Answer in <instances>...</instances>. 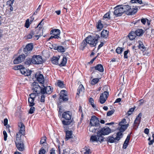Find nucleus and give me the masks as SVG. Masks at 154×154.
Returning a JSON list of instances; mask_svg holds the SVG:
<instances>
[{
	"instance_id": "obj_3",
	"label": "nucleus",
	"mask_w": 154,
	"mask_h": 154,
	"mask_svg": "<svg viewBox=\"0 0 154 154\" xmlns=\"http://www.w3.org/2000/svg\"><path fill=\"white\" fill-rule=\"evenodd\" d=\"M67 94V92L66 90H62L61 91L59 99V101L60 103L68 101V99Z\"/></svg>"
},
{
	"instance_id": "obj_61",
	"label": "nucleus",
	"mask_w": 154,
	"mask_h": 154,
	"mask_svg": "<svg viewBox=\"0 0 154 154\" xmlns=\"http://www.w3.org/2000/svg\"><path fill=\"white\" fill-rule=\"evenodd\" d=\"M46 151L45 149H43L42 148H41V149L39 151L38 154H45V153Z\"/></svg>"
},
{
	"instance_id": "obj_45",
	"label": "nucleus",
	"mask_w": 154,
	"mask_h": 154,
	"mask_svg": "<svg viewBox=\"0 0 154 154\" xmlns=\"http://www.w3.org/2000/svg\"><path fill=\"white\" fill-rule=\"evenodd\" d=\"M123 49V48L119 47L116 48V51L118 54H120L122 52Z\"/></svg>"
},
{
	"instance_id": "obj_54",
	"label": "nucleus",
	"mask_w": 154,
	"mask_h": 154,
	"mask_svg": "<svg viewBox=\"0 0 154 154\" xmlns=\"http://www.w3.org/2000/svg\"><path fill=\"white\" fill-rule=\"evenodd\" d=\"M3 134L4 135V139L5 141H6L7 140V137H8L7 132L5 131H3Z\"/></svg>"
},
{
	"instance_id": "obj_51",
	"label": "nucleus",
	"mask_w": 154,
	"mask_h": 154,
	"mask_svg": "<svg viewBox=\"0 0 154 154\" xmlns=\"http://www.w3.org/2000/svg\"><path fill=\"white\" fill-rule=\"evenodd\" d=\"M115 110L112 109L110 111H108L106 114V116H109L112 115L114 112Z\"/></svg>"
},
{
	"instance_id": "obj_16",
	"label": "nucleus",
	"mask_w": 154,
	"mask_h": 154,
	"mask_svg": "<svg viewBox=\"0 0 154 154\" xmlns=\"http://www.w3.org/2000/svg\"><path fill=\"white\" fill-rule=\"evenodd\" d=\"M93 69L94 68L96 70H97L100 72H103L104 71V69L103 66L100 64H99L95 66H93L91 67Z\"/></svg>"
},
{
	"instance_id": "obj_35",
	"label": "nucleus",
	"mask_w": 154,
	"mask_h": 154,
	"mask_svg": "<svg viewBox=\"0 0 154 154\" xmlns=\"http://www.w3.org/2000/svg\"><path fill=\"white\" fill-rule=\"evenodd\" d=\"M34 99L29 98L28 100V103L29 105L30 106H32L35 105V103L34 102Z\"/></svg>"
},
{
	"instance_id": "obj_44",
	"label": "nucleus",
	"mask_w": 154,
	"mask_h": 154,
	"mask_svg": "<svg viewBox=\"0 0 154 154\" xmlns=\"http://www.w3.org/2000/svg\"><path fill=\"white\" fill-rule=\"evenodd\" d=\"M90 140H91L93 142L94 141H97L98 140L97 136H91V137Z\"/></svg>"
},
{
	"instance_id": "obj_17",
	"label": "nucleus",
	"mask_w": 154,
	"mask_h": 154,
	"mask_svg": "<svg viewBox=\"0 0 154 154\" xmlns=\"http://www.w3.org/2000/svg\"><path fill=\"white\" fill-rule=\"evenodd\" d=\"M137 8H131L130 7L128 11L126 13V14L129 15L133 14L137 12Z\"/></svg>"
},
{
	"instance_id": "obj_12",
	"label": "nucleus",
	"mask_w": 154,
	"mask_h": 154,
	"mask_svg": "<svg viewBox=\"0 0 154 154\" xmlns=\"http://www.w3.org/2000/svg\"><path fill=\"white\" fill-rule=\"evenodd\" d=\"M15 144L17 149L19 151H22L24 149V144L22 140L15 141Z\"/></svg>"
},
{
	"instance_id": "obj_47",
	"label": "nucleus",
	"mask_w": 154,
	"mask_h": 154,
	"mask_svg": "<svg viewBox=\"0 0 154 154\" xmlns=\"http://www.w3.org/2000/svg\"><path fill=\"white\" fill-rule=\"evenodd\" d=\"M94 126H91L89 128V131L92 132H94L96 131V130L97 129H99V128H98L96 127V128H95L94 127Z\"/></svg>"
},
{
	"instance_id": "obj_18",
	"label": "nucleus",
	"mask_w": 154,
	"mask_h": 154,
	"mask_svg": "<svg viewBox=\"0 0 154 154\" xmlns=\"http://www.w3.org/2000/svg\"><path fill=\"white\" fill-rule=\"evenodd\" d=\"M19 127L20 128L19 132L23 135L24 134L25 131V127L23 124L22 122H20L19 124Z\"/></svg>"
},
{
	"instance_id": "obj_38",
	"label": "nucleus",
	"mask_w": 154,
	"mask_h": 154,
	"mask_svg": "<svg viewBox=\"0 0 154 154\" xmlns=\"http://www.w3.org/2000/svg\"><path fill=\"white\" fill-rule=\"evenodd\" d=\"M57 85V86L61 88H63L64 87L63 82L60 80H58V81Z\"/></svg>"
},
{
	"instance_id": "obj_33",
	"label": "nucleus",
	"mask_w": 154,
	"mask_h": 154,
	"mask_svg": "<svg viewBox=\"0 0 154 154\" xmlns=\"http://www.w3.org/2000/svg\"><path fill=\"white\" fill-rule=\"evenodd\" d=\"M103 27V25L102 23V21L101 20H99L97 22V27L99 30H100L102 29Z\"/></svg>"
},
{
	"instance_id": "obj_25",
	"label": "nucleus",
	"mask_w": 154,
	"mask_h": 154,
	"mask_svg": "<svg viewBox=\"0 0 154 154\" xmlns=\"http://www.w3.org/2000/svg\"><path fill=\"white\" fill-rule=\"evenodd\" d=\"M136 33L134 31H132L128 35L129 39L132 40L134 39L136 37Z\"/></svg>"
},
{
	"instance_id": "obj_15",
	"label": "nucleus",
	"mask_w": 154,
	"mask_h": 154,
	"mask_svg": "<svg viewBox=\"0 0 154 154\" xmlns=\"http://www.w3.org/2000/svg\"><path fill=\"white\" fill-rule=\"evenodd\" d=\"M38 34V30L35 29L31 30L30 33L28 34L26 36V38L28 39H31L32 38V36L35 34Z\"/></svg>"
},
{
	"instance_id": "obj_31",
	"label": "nucleus",
	"mask_w": 154,
	"mask_h": 154,
	"mask_svg": "<svg viewBox=\"0 0 154 154\" xmlns=\"http://www.w3.org/2000/svg\"><path fill=\"white\" fill-rule=\"evenodd\" d=\"M121 6H122V9L124 11V12H127L128 11V10L130 7V6H129L128 5H121Z\"/></svg>"
},
{
	"instance_id": "obj_36",
	"label": "nucleus",
	"mask_w": 154,
	"mask_h": 154,
	"mask_svg": "<svg viewBox=\"0 0 154 154\" xmlns=\"http://www.w3.org/2000/svg\"><path fill=\"white\" fill-rule=\"evenodd\" d=\"M45 88H46V91L47 92H46V94H50L53 91V88H51V86H47V87H45Z\"/></svg>"
},
{
	"instance_id": "obj_30",
	"label": "nucleus",
	"mask_w": 154,
	"mask_h": 154,
	"mask_svg": "<svg viewBox=\"0 0 154 154\" xmlns=\"http://www.w3.org/2000/svg\"><path fill=\"white\" fill-rule=\"evenodd\" d=\"M59 58L56 57H53L51 60L52 63L55 65L58 64V61Z\"/></svg>"
},
{
	"instance_id": "obj_56",
	"label": "nucleus",
	"mask_w": 154,
	"mask_h": 154,
	"mask_svg": "<svg viewBox=\"0 0 154 154\" xmlns=\"http://www.w3.org/2000/svg\"><path fill=\"white\" fill-rule=\"evenodd\" d=\"M35 108L34 107H33L32 106H31L29 110V113L32 114L33 113L35 110Z\"/></svg>"
},
{
	"instance_id": "obj_9",
	"label": "nucleus",
	"mask_w": 154,
	"mask_h": 154,
	"mask_svg": "<svg viewBox=\"0 0 154 154\" xmlns=\"http://www.w3.org/2000/svg\"><path fill=\"white\" fill-rule=\"evenodd\" d=\"M109 96V92L105 91L102 93L100 97V102L101 104H103L106 101Z\"/></svg>"
},
{
	"instance_id": "obj_10",
	"label": "nucleus",
	"mask_w": 154,
	"mask_h": 154,
	"mask_svg": "<svg viewBox=\"0 0 154 154\" xmlns=\"http://www.w3.org/2000/svg\"><path fill=\"white\" fill-rule=\"evenodd\" d=\"M27 56L25 55V54H22L20 55L18 57L16 58L13 61V63L14 64H17L21 63L23 61L25 60V58Z\"/></svg>"
},
{
	"instance_id": "obj_32",
	"label": "nucleus",
	"mask_w": 154,
	"mask_h": 154,
	"mask_svg": "<svg viewBox=\"0 0 154 154\" xmlns=\"http://www.w3.org/2000/svg\"><path fill=\"white\" fill-rule=\"evenodd\" d=\"M54 49L57 50L58 51L61 52H64L65 51V48L61 46L55 47Z\"/></svg>"
},
{
	"instance_id": "obj_24",
	"label": "nucleus",
	"mask_w": 154,
	"mask_h": 154,
	"mask_svg": "<svg viewBox=\"0 0 154 154\" xmlns=\"http://www.w3.org/2000/svg\"><path fill=\"white\" fill-rule=\"evenodd\" d=\"M115 138H114L113 137V135L109 136L108 137L106 138V141L107 142H109L111 143H112L115 142H116V141L115 140H116L115 139Z\"/></svg>"
},
{
	"instance_id": "obj_13",
	"label": "nucleus",
	"mask_w": 154,
	"mask_h": 154,
	"mask_svg": "<svg viewBox=\"0 0 154 154\" xmlns=\"http://www.w3.org/2000/svg\"><path fill=\"white\" fill-rule=\"evenodd\" d=\"M37 80L40 83L43 84L44 83V78L43 75L39 73H37L35 75Z\"/></svg>"
},
{
	"instance_id": "obj_27",
	"label": "nucleus",
	"mask_w": 154,
	"mask_h": 154,
	"mask_svg": "<svg viewBox=\"0 0 154 154\" xmlns=\"http://www.w3.org/2000/svg\"><path fill=\"white\" fill-rule=\"evenodd\" d=\"M67 59L65 57V55H63V59L61 63L59 64V66H64L67 62Z\"/></svg>"
},
{
	"instance_id": "obj_2",
	"label": "nucleus",
	"mask_w": 154,
	"mask_h": 154,
	"mask_svg": "<svg viewBox=\"0 0 154 154\" xmlns=\"http://www.w3.org/2000/svg\"><path fill=\"white\" fill-rule=\"evenodd\" d=\"M100 38L99 35L97 34L92 36L91 35L88 36L85 40L87 44H90L91 47H93L96 45Z\"/></svg>"
},
{
	"instance_id": "obj_37",
	"label": "nucleus",
	"mask_w": 154,
	"mask_h": 154,
	"mask_svg": "<svg viewBox=\"0 0 154 154\" xmlns=\"http://www.w3.org/2000/svg\"><path fill=\"white\" fill-rule=\"evenodd\" d=\"M138 42L139 45H138V47L139 48L143 51H145V47L142 42L140 41H139Z\"/></svg>"
},
{
	"instance_id": "obj_46",
	"label": "nucleus",
	"mask_w": 154,
	"mask_h": 154,
	"mask_svg": "<svg viewBox=\"0 0 154 154\" xmlns=\"http://www.w3.org/2000/svg\"><path fill=\"white\" fill-rule=\"evenodd\" d=\"M130 2L131 3H138L140 4L142 3V0H131Z\"/></svg>"
},
{
	"instance_id": "obj_22",
	"label": "nucleus",
	"mask_w": 154,
	"mask_h": 154,
	"mask_svg": "<svg viewBox=\"0 0 154 154\" xmlns=\"http://www.w3.org/2000/svg\"><path fill=\"white\" fill-rule=\"evenodd\" d=\"M109 31L107 30H103L101 32V37L106 38L108 36Z\"/></svg>"
},
{
	"instance_id": "obj_5",
	"label": "nucleus",
	"mask_w": 154,
	"mask_h": 154,
	"mask_svg": "<svg viewBox=\"0 0 154 154\" xmlns=\"http://www.w3.org/2000/svg\"><path fill=\"white\" fill-rule=\"evenodd\" d=\"M121 5H118L114 8L115 10L114 11V14L116 17L121 16L124 13V11Z\"/></svg>"
},
{
	"instance_id": "obj_40",
	"label": "nucleus",
	"mask_w": 154,
	"mask_h": 154,
	"mask_svg": "<svg viewBox=\"0 0 154 154\" xmlns=\"http://www.w3.org/2000/svg\"><path fill=\"white\" fill-rule=\"evenodd\" d=\"M110 12L109 11L105 14L103 17V20H104L106 18H107L108 19H110Z\"/></svg>"
},
{
	"instance_id": "obj_34",
	"label": "nucleus",
	"mask_w": 154,
	"mask_h": 154,
	"mask_svg": "<svg viewBox=\"0 0 154 154\" xmlns=\"http://www.w3.org/2000/svg\"><path fill=\"white\" fill-rule=\"evenodd\" d=\"M87 45V43L86 42L85 40H84L81 44L80 49L81 50H83Z\"/></svg>"
},
{
	"instance_id": "obj_39",
	"label": "nucleus",
	"mask_w": 154,
	"mask_h": 154,
	"mask_svg": "<svg viewBox=\"0 0 154 154\" xmlns=\"http://www.w3.org/2000/svg\"><path fill=\"white\" fill-rule=\"evenodd\" d=\"M21 133H20V132H18V133H17L16 136V140L15 141H19L20 140H21V139L20 138L21 135Z\"/></svg>"
},
{
	"instance_id": "obj_48",
	"label": "nucleus",
	"mask_w": 154,
	"mask_h": 154,
	"mask_svg": "<svg viewBox=\"0 0 154 154\" xmlns=\"http://www.w3.org/2000/svg\"><path fill=\"white\" fill-rule=\"evenodd\" d=\"M44 87L43 88H41V92H40V94L41 93L42 94H46V92H47L45 87L44 86Z\"/></svg>"
},
{
	"instance_id": "obj_6",
	"label": "nucleus",
	"mask_w": 154,
	"mask_h": 154,
	"mask_svg": "<svg viewBox=\"0 0 154 154\" xmlns=\"http://www.w3.org/2000/svg\"><path fill=\"white\" fill-rule=\"evenodd\" d=\"M43 62L42 57L39 55H34L32 58V63L34 64H40Z\"/></svg>"
},
{
	"instance_id": "obj_60",
	"label": "nucleus",
	"mask_w": 154,
	"mask_h": 154,
	"mask_svg": "<svg viewBox=\"0 0 154 154\" xmlns=\"http://www.w3.org/2000/svg\"><path fill=\"white\" fill-rule=\"evenodd\" d=\"M14 2V0L12 1L11 0H9L7 2V4L9 5V6L12 5Z\"/></svg>"
},
{
	"instance_id": "obj_53",
	"label": "nucleus",
	"mask_w": 154,
	"mask_h": 154,
	"mask_svg": "<svg viewBox=\"0 0 154 154\" xmlns=\"http://www.w3.org/2000/svg\"><path fill=\"white\" fill-rule=\"evenodd\" d=\"M134 108H130L127 112V114L128 116H130L134 111Z\"/></svg>"
},
{
	"instance_id": "obj_4",
	"label": "nucleus",
	"mask_w": 154,
	"mask_h": 154,
	"mask_svg": "<svg viewBox=\"0 0 154 154\" xmlns=\"http://www.w3.org/2000/svg\"><path fill=\"white\" fill-rule=\"evenodd\" d=\"M90 124L92 126H95L96 127L100 128V120L99 118L94 116H92L90 120Z\"/></svg>"
},
{
	"instance_id": "obj_20",
	"label": "nucleus",
	"mask_w": 154,
	"mask_h": 154,
	"mask_svg": "<svg viewBox=\"0 0 154 154\" xmlns=\"http://www.w3.org/2000/svg\"><path fill=\"white\" fill-rule=\"evenodd\" d=\"M66 140H68L69 139L72 138V131H66Z\"/></svg>"
},
{
	"instance_id": "obj_58",
	"label": "nucleus",
	"mask_w": 154,
	"mask_h": 154,
	"mask_svg": "<svg viewBox=\"0 0 154 154\" xmlns=\"http://www.w3.org/2000/svg\"><path fill=\"white\" fill-rule=\"evenodd\" d=\"M45 94H42L41 96V99H40V101L42 102H44L45 101Z\"/></svg>"
},
{
	"instance_id": "obj_11",
	"label": "nucleus",
	"mask_w": 154,
	"mask_h": 154,
	"mask_svg": "<svg viewBox=\"0 0 154 154\" xmlns=\"http://www.w3.org/2000/svg\"><path fill=\"white\" fill-rule=\"evenodd\" d=\"M103 135H107L110 133L111 132V130L108 127H104L101 128L100 130L98 131Z\"/></svg>"
},
{
	"instance_id": "obj_19",
	"label": "nucleus",
	"mask_w": 154,
	"mask_h": 154,
	"mask_svg": "<svg viewBox=\"0 0 154 154\" xmlns=\"http://www.w3.org/2000/svg\"><path fill=\"white\" fill-rule=\"evenodd\" d=\"M142 116V114L141 113H140L139 114L134 122V124H138L139 125L140 124Z\"/></svg>"
},
{
	"instance_id": "obj_49",
	"label": "nucleus",
	"mask_w": 154,
	"mask_h": 154,
	"mask_svg": "<svg viewBox=\"0 0 154 154\" xmlns=\"http://www.w3.org/2000/svg\"><path fill=\"white\" fill-rule=\"evenodd\" d=\"M46 139L47 138L46 137H42L40 141V144H42L45 143L46 141Z\"/></svg>"
},
{
	"instance_id": "obj_42",
	"label": "nucleus",
	"mask_w": 154,
	"mask_h": 154,
	"mask_svg": "<svg viewBox=\"0 0 154 154\" xmlns=\"http://www.w3.org/2000/svg\"><path fill=\"white\" fill-rule=\"evenodd\" d=\"M43 19L38 24L37 26V27H38L39 30H40L42 29L44 24V23L43 22Z\"/></svg>"
},
{
	"instance_id": "obj_55",
	"label": "nucleus",
	"mask_w": 154,
	"mask_h": 154,
	"mask_svg": "<svg viewBox=\"0 0 154 154\" xmlns=\"http://www.w3.org/2000/svg\"><path fill=\"white\" fill-rule=\"evenodd\" d=\"M126 119H124L120 122L119 123V125H126Z\"/></svg>"
},
{
	"instance_id": "obj_7",
	"label": "nucleus",
	"mask_w": 154,
	"mask_h": 154,
	"mask_svg": "<svg viewBox=\"0 0 154 154\" xmlns=\"http://www.w3.org/2000/svg\"><path fill=\"white\" fill-rule=\"evenodd\" d=\"M51 34L53 35L51 36L48 39L49 40L53 38H60V31L58 29H53L51 31Z\"/></svg>"
},
{
	"instance_id": "obj_14",
	"label": "nucleus",
	"mask_w": 154,
	"mask_h": 154,
	"mask_svg": "<svg viewBox=\"0 0 154 154\" xmlns=\"http://www.w3.org/2000/svg\"><path fill=\"white\" fill-rule=\"evenodd\" d=\"M33 90L36 92L37 94H40L41 92V88L36 82L33 83Z\"/></svg>"
},
{
	"instance_id": "obj_41",
	"label": "nucleus",
	"mask_w": 154,
	"mask_h": 154,
	"mask_svg": "<svg viewBox=\"0 0 154 154\" xmlns=\"http://www.w3.org/2000/svg\"><path fill=\"white\" fill-rule=\"evenodd\" d=\"M99 79L98 78H94L91 81V84L92 85H94L98 82Z\"/></svg>"
},
{
	"instance_id": "obj_1",
	"label": "nucleus",
	"mask_w": 154,
	"mask_h": 154,
	"mask_svg": "<svg viewBox=\"0 0 154 154\" xmlns=\"http://www.w3.org/2000/svg\"><path fill=\"white\" fill-rule=\"evenodd\" d=\"M72 113L70 111H66L64 112L62 114V118L64 119L62 121L63 124L65 126H64V128H66V126L69 125L72 122V119H71Z\"/></svg>"
},
{
	"instance_id": "obj_43",
	"label": "nucleus",
	"mask_w": 154,
	"mask_h": 154,
	"mask_svg": "<svg viewBox=\"0 0 154 154\" xmlns=\"http://www.w3.org/2000/svg\"><path fill=\"white\" fill-rule=\"evenodd\" d=\"M31 63H32V59L31 60L30 58H27L25 62V64L26 66H29Z\"/></svg>"
},
{
	"instance_id": "obj_28",
	"label": "nucleus",
	"mask_w": 154,
	"mask_h": 154,
	"mask_svg": "<svg viewBox=\"0 0 154 154\" xmlns=\"http://www.w3.org/2000/svg\"><path fill=\"white\" fill-rule=\"evenodd\" d=\"M129 124H127L125 125H120L121 127L119 129V131L121 132H123L127 128Z\"/></svg>"
},
{
	"instance_id": "obj_26",
	"label": "nucleus",
	"mask_w": 154,
	"mask_h": 154,
	"mask_svg": "<svg viewBox=\"0 0 154 154\" xmlns=\"http://www.w3.org/2000/svg\"><path fill=\"white\" fill-rule=\"evenodd\" d=\"M136 35L140 36H142L144 31L142 29H138L135 32Z\"/></svg>"
},
{
	"instance_id": "obj_63",
	"label": "nucleus",
	"mask_w": 154,
	"mask_h": 154,
	"mask_svg": "<svg viewBox=\"0 0 154 154\" xmlns=\"http://www.w3.org/2000/svg\"><path fill=\"white\" fill-rule=\"evenodd\" d=\"M36 96V94L31 93L29 94L30 97L29 98L35 99Z\"/></svg>"
},
{
	"instance_id": "obj_59",
	"label": "nucleus",
	"mask_w": 154,
	"mask_h": 154,
	"mask_svg": "<svg viewBox=\"0 0 154 154\" xmlns=\"http://www.w3.org/2000/svg\"><path fill=\"white\" fill-rule=\"evenodd\" d=\"M129 51V50H127V51H125L124 52V58L125 59H127L128 58V57L127 56V54H128V52Z\"/></svg>"
},
{
	"instance_id": "obj_21",
	"label": "nucleus",
	"mask_w": 154,
	"mask_h": 154,
	"mask_svg": "<svg viewBox=\"0 0 154 154\" xmlns=\"http://www.w3.org/2000/svg\"><path fill=\"white\" fill-rule=\"evenodd\" d=\"M84 90V88L83 85H80L78 88L76 94L79 96L80 94L83 92Z\"/></svg>"
},
{
	"instance_id": "obj_23",
	"label": "nucleus",
	"mask_w": 154,
	"mask_h": 154,
	"mask_svg": "<svg viewBox=\"0 0 154 154\" xmlns=\"http://www.w3.org/2000/svg\"><path fill=\"white\" fill-rule=\"evenodd\" d=\"M103 135L101 134V133H100L98 131L97 132V137L98 140V141H99L100 142H102L104 140V137L102 136Z\"/></svg>"
},
{
	"instance_id": "obj_50",
	"label": "nucleus",
	"mask_w": 154,
	"mask_h": 154,
	"mask_svg": "<svg viewBox=\"0 0 154 154\" xmlns=\"http://www.w3.org/2000/svg\"><path fill=\"white\" fill-rule=\"evenodd\" d=\"M30 25V24L29 23V19H27L26 20V23L25 24V26L26 28H28L29 27Z\"/></svg>"
},
{
	"instance_id": "obj_8",
	"label": "nucleus",
	"mask_w": 154,
	"mask_h": 154,
	"mask_svg": "<svg viewBox=\"0 0 154 154\" xmlns=\"http://www.w3.org/2000/svg\"><path fill=\"white\" fill-rule=\"evenodd\" d=\"M33 44L32 43H29L27 44L23 49V52L24 54L28 56L30 53L33 48Z\"/></svg>"
},
{
	"instance_id": "obj_29",
	"label": "nucleus",
	"mask_w": 154,
	"mask_h": 154,
	"mask_svg": "<svg viewBox=\"0 0 154 154\" xmlns=\"http://www.w3.org/2000/svg\"><path fill=\"white\" fill-rule=\"evenodd\" d=\"M122 132L120 131L118 132L116 134V137L115 138V139L117 141L119 140L122 137L123 134Z\"/></svg>"
},
{
	"instance_id": "obj_62",
	"label": "nucleus",
	"mask_w": 154,
	"mask_h": 154,
	"mask_svg": "<svg viewBox=\"0 0 154 154\" xmlns=\"http://www.w3.org/2000/svg\"><path fill=\"white\" fill-rule=\"evenodd\" d=\"M33 37V38L34 39L38 40L39 38L41 36V35L40 34L39 35H36L35 34Z\"/></svg>"
},
{
	"instance_id": "obj_64",
	"label": "nucleus",
	"mask_w": 154,
	"mask_h": 154,
	"mask_svg": "<svg viewBox=\"0 0 154 154\" xmlns=\"http://www.w3.org/2000/svg\"><path fill=\"white\" fill-rule=\"evenodd\" d=\"M147 19L146 18H142L141 19V23L144 25H145Z\"/></svg>"
},
{
	"instance_id": "obj_52",
	"label": "nucleus",
	"mask_w": 154,
	"mask_h": 154,
	"mask_svg": "<svg viewBox=\"0 0 154 154\" xmlns=\"http://www.w3.org/2000/svg\"><path fill=\"white\" fill-rule=\"evenodd\" d=\"M4 125L5 126H6V125H7V126H6V127L7 128H9V127H10L9 125H7L8 122V120L7 118H5L4 119Z\"/></svg>"
},
{
	"instance_id": "obj_57",
	"label": "nucleus",
	"mask_w": 154,
	"mask_h": 154,
	"mask_svg": "<svg viewBox=\"0 0 154 154\" xmlns=\"http://www.w3.org/2000/svg\"><path fill=\"white\" fill-rule=\"evenodd\" d=\"M128 142L125 140L123 146V148L125 149L127 148L128 144Z\"/></svg>"
}]
</instances>
